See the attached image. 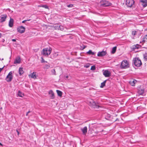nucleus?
<instances>
[{"label": "nucleus", "mask_w": 147, "mask_h": 147, "mask_svg": "<svg viewBox=\"0 0 147 147\" xmlns=\"http://www.w3.org/2000/svg\"><path fill=\"white\" fill-rule=\"evenodd\" d=\"M89 105L94 108H98L100 106L98 105V103H96L93 100H90L89 101Z\"/></svg>", "instance_id": "obj_5"}, {"label": "nucleus", "mask_w": 147, "mask_h": 147, "mask_svg": "<svg viewBox=\"0 0 147 147\" xmlns=\"http://www.w3.org/2000/svg\"><path fill=\"white\" fill-rule=\"evenodd\" d=\"M18 95L19 96L21 97H23L24 96L23 94H22L20 91H19L18 92Z\"/></svg>", "instance_id": "obj_27"}, {"label": "nucleus", "mask_w": 147, "mask_h": 147, "mask_svg": "<svg viewBox=\"0 0 147 147\" xmlns=\"http://www.w3.org/2000/svg\"><path fill=\"white\" fill-rule=\"evenodd\" d=\"M90 64L89 63H86L84 65V67L86 68H88L90 66Z\"/></svg>", "instance_id": "obj_29"}, {"label": "nucleus", "mask_w": 147, "mask_h": 147, "mask_svg": "<svg viewBox=\"0 0 147 147\" xmlns=\"http://www.w3.org/2000/svg\"><path fill=\"white\" fill-rule=\"evenodd\" d=\"M53 27L56 30H59V26L58 25H56L55 26H53Z\"/></svg>", "instance_id": "obj_28"}, {"label": "nucleus", "mask_w": 147, "mask_h": 147, "mask_svg": "<svg viewBox=\"0 0 147 147\" xmlns=\"http://www.w3.org/2000/svg\"><path fill=\"white\" fill-rule=\"evenodd\" d=\"M144 58L145 60L147 61V53L144 55Z\"/></svg>", "instance_id": "obj_33"}, {"label": "nucleus", "mask_w": 147, "mask_h": 147, "mask_svg": "<svg viewBox=\"0 0 147 147\" xmlns=\"http://www.w3.org/2000/svg\"><path fill=\"white\" fill-rule=\"evenodd\" d=\"M140 33V31L138 30L136 31H133L132 32V34L133 35H135L137 34H139Z\"/></svg>", "instance_id": "obj_18"}, {"label": "nucleus", "mask_w": 147, "mask_h": 147, "mask_svg": "<svg viewBox=\"0 0 147 147\" xmlns=\"http://www.w3.org/2000/svg\"><path fill=\"white\" fill-rule=\"evenodd\" d=\"M30 112V111H28V112H27V113L26 114V115H28V114Z\"/></svg>", "instance_id": "obj_42"}, {"label": "nucleus", "mask_w": 147, "mask_h": 147, "mask_svg": "<svg viewBox=\"0 0 147 147\" xmlns=\"http://www.w3.org/2000/svg\"><path fill=\"white\" fill-rule=\"evenodd\" d=\"M137 82V81L135 80H132L129 81L130 84L132 86H134L135 85L136 83Z\"/></svg>", "instance_id": "obj_16"}, {"label": "nucleus", "mask_w": 147, "mask_h": 147, "mask_svg": "<svg viewBox=\"0 0 147 147\" xmlns=\"http://www.w3.org/2000/svg\"><path fill=\"white\" fill-rule=\"evenodd\" d=\"M7 16L6 14L2 15H1L0 17V22H3L5 21Z\"/></svg>", "instance_id": "obj_11"}, {"label": "nucleus", "mask_w": 147, "mask_h": 147, "mask_svg": "<svg viewBox=\"0 0 147 147\" xmlns=\"http://www.w3.org/2000/svg\"><path fill=\"white\" fill-rule=\"evenodd\" d=\"M21 61V59L20 57H18L16 58L14 60V63L15 64H19Z\"/></svg>", "instance_id": "obj_12"}, {"label": "nucleus", "mask_w": 147, "mask_h": 147, "mask_svg": "<svg viewBox=\"0 0 147 147\" xmlns=\"http://www.w3.org/2000/svg\"><path fill=\"white\" fill-rule=\"evenodd\" d=\"M16 131H17V133H18V135H19V131H18V130H16Z\"/></svg>", "instance_id": "obj_43"}, {"label": "nucleus", "mask_w": 147, "mask_h": 147, "mask_svg": "<svg viewBox=\"0 0 147 147\" xmlns=\"http://www.w3.org/2000/svg\"><path fill=\"white\" fill-rule=\"evenodd\" d=\"M52 49L50 47L44 49L42 52V54L44 56H48L51 53Z\"/></svg>", "instance_id": "obj_1"}, {"label": "nucleus", "mask_w": 147, "mask_h": 147, "mask_svg": "<svg viewBox=\"0 0 147 147\" xmlns=\"http://www.w3.org/2000/svg\"><path fill=\"white\" fill-rule=\"evenodd\" d=\"M107 53L106 51H102L101 52H99L98 53L97 56L98 57H103L105 56L107 54Z\"/></svg>", "instance_id": "obj_10"}, {"label": "nucleus", "mask_w": 147, "mask_h": 147, "mask_svg": "<svg viewBox=\"0 0 147 147\" xmlns=\"http://www.w3.org/2000/svg\"><path fill=\"white\" fill-rule=\"evenodd\" d=\"M3 68H0V72L1 71H2V70L3 69Z\"/></svg>", "instance_id": "obj_41"}, {"label": "nucleus", "mask_w": 147, "mask_h": 147, "mask_svg": "<svg viewBox=\"0 0 147 147\" xmlns=\"http://www.w3.org/2000/svg\"><path fill=\"white\" fill-rule=\"evenodd\" d=\"M12 40L13 42H15V41H16V40L15 39H12Z\"/></svg>", "instance_id": "obj_40"}, {"label": "nucleus", "mask_w": 147, "mask_h": 147, "mask_svg": "<svg viewBox=\"0 0 147 147\" xmlns=\"http://www.w3.org/2000/svg\"><path fill=\"white\" fill-rule=\"evenodd\" d=\"M29 76H31V77L32 78H33L34 79H35L36 78V73L35 72H33L31 75H29Z\"/></svg>", "instance_id": "obj_21"}, {"label": "nucleus", "mask_w": 147, "mask_h": 147, "mask_svg": "<svg viewBox=\"0 0 147 147\" xmlns=\"http://www.w3.org/2000/svg\"><path fill=\"white\" fill-rule=\"evenodd\" d=\"M42 60H41V63H44V62H47V61H45L44 60L43 58L42 57H41Z\"/></svg>", "instance_id": "obj_37"}, {"label": "nucleus", "mask_w": 147, "mask_h": 147, "mask_svg": "<svg viewBox=\"0 0 147 147\" xmlns=\"http://www.w3.org/2000/svg\"><path fill=\"white\" fill-rule=\"evenodd\" d=\"M51 72L52 74L56 75V72L55 69H53V70H52L51 71Z\"/></svg>", "instance_id": "obj_36"}, {"label": "nucleus", "mask_w": 147, "mask_h": 147, "mask_svg": "<svg viewBox=\"0 0 147 147\" xmlns=\"http://www.w3.org/2000/svg\"><path fill=\"white\" fill-rule=\"evenodd\" d=\"M87 53L89 55H93L95 54L96 53L92 52L91 50H90L87 52Z\"/></svg>", "instance_id": "obj_23"}, {"label": "nucleus", "mask_w": 147, "mask_h": 147, "mask_svg": "<svg viewBox=\"0 0 147 147\" xmlns=\"http://www.w3.org/2000/svg\"><path fill=\"white\" fill-rule=\"evenodd\" d=\"M100 5L102 7L109 6L111 5L110 3L106 1H100Z\"/></svg>", "instance_id": "obj_6"}, {"label": "nucleus", "mask_w": 147, "mask_h": 147, "mask_svg": "<svg viewBox=\"0 0 147 147\" xmlns=\"http://www.w3.org/2000/svg\"><path fill=\"white\" fill-rule=\"evenodd\" d=\"M106 81V80L104 81L101 84L100 87L103 88L105 85V83Z\"/></svg>", "instance_id": "obj_26"}, {"label": "nucleus", "mask_w": 147, "mask_h": 147, "mask_svg": "<svg viewBox=\"0 0 147 147\" xmlns=\"http://www.w3.org/2000/svg\"><path fill=\"white\" fill-rule=\"evenodd\" d=\"M117 49V47H114L113 48L112 51H111V53L112 54H114L116 52V50Z\"/></svg>", "instance_id": "obj_25"}, {"label": "nucleus", "mask_w": 147, "mask_h": 147, "mask_svg": "<svg viewBox=\"0 0 147 147\" xmlns=\"http://www.w3.org/2000/svg\"><path fill=\"white\" fill-rule=\"evenodd\" d=\"M38 6L39 7H44L46 9H48L49 8L48 6H47V5H39Z\"/></svg>", "instance_id": "obj_30"}, {"label": "nucleus", "mask_w": 147, "mask_h": 147, "mask_svg": "<svg viewBox=\"0 0 147 147\" xmlns=\"http://www.w3.org/2000/svg\"><path fill=\"white\" fill-rule=\"evenodd\" d=\"M103 74L105 77H109L111 75L110 71L108 70L104 71L103 72Z\"/></svg>", "instance_id": "obj_9"}, {"label": "nucleus", "mask_w": 147, "mask_h": 147, "mask_svg": "<svg viewBox=\"0 0 147 147\" xmlns=\"http://www.w3.org/2000/svg\"><path fill=\"white\" fill-rule=\"evenodd\" d=\"M81 130L84 134H86L87 132V127H84L83 128L81 129Z\"/></svg>", "instance_id": "obj_19"}, {"label": "nucleus", "mask_w": 147, "mask_h": 147, "mask_svg": "<svg viewBox=\"0 0 147 147\" xmlns=\"http://www.w3.org/2000/svg\"><path fill=\"white\" fill-rule=\"evenodd\" d=\"M18 72L19 75L20 76L22 75L24 73V71L23 70V68L22 67H20L19 69Z\"/></svg>", "instance_id": "obj_20"}, {"label": "nucleus", "mask_w": 147, "mask_h": 147, "mask_svg": "<svg viewBox=\"0 0 147 147\" xmlns=\"http://www.w3.org/2000/svg\"><path fill=\"white\" fill-rule=\"evenodd\" d=\"M50 67V66L49 65H45L44 68L45 69H48Z\"/></svg>", "instance_id": "obj_34"}, {"label": "nucleus", "mask_w": 147, "mask_h": 147, "mask_svg": "<svg viewBox=\"0 0 147 147\" xmlns=\"http://www.w3.org/2000/svg\"><path fill=\"white\" fill-rule=\"evenodd\" d=\"M13 19L10 18V20L9 22V26L10 27H11L13 26Z\"/></svg>", "instance_id": "obj_17"}, {"label": "nucleus", "mask_w": 147, "mask_h": 147, "mask_svg": "<svg viewBox=\"0 0 147 147\" xmlns=\"http://www.w3.org/2000/svg\"><path fill=\"white\" fill-rule=\"evenodd\" d=\"M13 71H11L9 73L5 78V80L7 82H9L11 81L13 79Z\"/></svg>", "instance_id": "obj_4"}, {"label": "nucleus", "mask_w": 147, "mask_h": 147, "mask_svg": "<svg viewBox=\"0 0 147 147\" xmlns=\"http://www.w3.org/2000/svg\"><path fill=\"white\" fill-rule=\"evenodd\" d=\"M135 1L134 0H126V4L128 7H131L134 5Z\"/></svg>", "instance_id": "obj_7"}, {"label": "nucleus", "mask_w": 147, "mask_h": 147, "mask_svg": "<svg viewBox=\"0 0 147 147\" xmlns=\"http://www.w3.org/2000/svg\"><path fill=\"white\" fill-rule=\"evenodd\" d=\"M1 33H0V38H1Z\"/></svg>", "instance_id": "obj_45"}, {"label": "nucleus", "mask_w": 147, "mask_h": 147, "mask_svg": "<svg viewBox=\"0 0 147 147\" xmlns=\"http://www.w3.org/2000/svg\"><path fill=\"white\" fill-rule=\"evenodd\" d=\"M96 69L94 65H93L91 66L90 69L91 70H95Z\"/></svg>", "instance_id": "obj_35"}, {"label": "nucleus", "mask_w": 147, "mask_h": 147, "mask_svg": "<svg viewBox=\"0 0 147 147\" xmlns=\"http://www.w3.org/2000/svg\"><path fill=\"white\" fill-rule=\"evenodd\" d=\"M73 6V5L71 4H69L67 5V7H72Z\"/></svg>", "instance_id": "obj_38"}, {"label": "nucleus", "mask_w": 147, "mask_h": 147, "mask_svg": "<svg viewBox=\"0 0 147 147\" xmlns=\"http://www.w3.org/2000/svg\"><path fill=\"white\" fill-rule=\"evenodd\" d=\"M146 30L147 31V28L146 29Z\"/></svg>", "instance_id": "obj_48"}, {"label": "nucleus", "mask_w": 147, "mask_h": 147, "mask_svg": "<svg viewBox=\"0 0 147 147\" xmlns=\"http://www.w3.org/2000/svg\"><path fill=\"white\" fill-rule=\"evenodd\" d=\"M30 20L29 19L28 20H23L22 21V23H24L27 21H30Z\"/></svg>", "instance_id": "obj_39"}, {"label": "nucleus", "mask_w": 147, "mask_h": 147, "mask_svg": "<svg viewBox=\"0 0 147 147\" xmlns=\"http://www.w3.org/2000/svg\"><path fill=\"white\" fill-rule=\"evenodd\" d=\"M129 67V64L128 62L126 60H124L122 61L120 65L121 69H126Z\"/></svg>", "instance_id": "obj_3"}, {"label": "nucleus", "mask_w": 147, "mask_h": 147, "mask_svg": "<svg viewBox=\"0 0 147 147\" xmlns=\"http://www.w3.org/2000/svg\"><path fill=\"white\" fill-rule=\"evenodd\" d=\"M140 1L143 7H146L147 6V0H140Z\"/></svg>", "instance_id": "obj_15"}, {"label": "nucleus", "mask_w": 147, "mask_h": 147, "mask_svg": "<svg viewBox=\"0 0 147 147\" xmlns=\"http://www.w3.org/2000/svg\"><path fill=\"white\" fill-rule=\"evenodd\" d=\"M133 61L134 65L136 67H139L142 65L141 61L138 58H134Z\"/></svg>", "instance_id": "obj_2"}, {"label": "nucleus", "mask_w": 147, "mask_h": 147, "mask_svg": "<svg viewBox=\"0 0 147 147\" xmlns=\"http://www.w3.org/2000/svg\"><path fill=\"white\" fill-rule=\"evenodd\" d=\"M147 42V35H144L142 38V41L140 42V43H142V44L145 42Z\"/></svg>", "instance_id": "obj_13"}, {"label": "nucleus", "mask_w": 147, "mask_h": 147, "mask_svg": "<svg viewBox=\"0 0 147 147\" xmlns=\"http://www.w3.org/2000/svg\"><path fill=\"white\" fill-rule=\"evenodd\" d=\"M0 145L1 146H3V144L1 143H0Z\"/></svg>", "instance_id": "obj_46"}, {"label": "nucleus", "mask_w": 147, "mask_h": 147, "mask_svg": "<svg viewBox=\"0 0 147 147\" xmlns=\"http://www.w3.org/2000/svg\"><path fill=\"white\" fill-rule=\"evenodd\" d=\"M139 46V45H134L133 46V48L134 49H138Z\"/></svg>", "instance_id": "obj_32"}, {"label": "nucleus", "mask_w": 147, "mask_h": 147, "mask_svg": "<svg viewBox=\"0 0 147 147\" xmlns=\"http://www.w3.org/2000/svg\"><path fill=\"white\" fill-rule=\"evenodd\" d=\"M25 27L22 26L18 27L17 29L18 31L20 33H23L25 32Z\"/></svg>", "instance_id": "obj_8"}, {"label": "nucleus", "mask_w": 147, "mask_h": 147, "mask_svg": "<svg viewBox=\"0 0 147 147\" xmlns=\"http://www.w3.org/2000/svg\"><path fill=\"white\" fill-rule=\"evenodd\" d=\"M144 93V90L143 89H140L138 91V94L140 95L143 94Z\"/></svg>", "instance_id": "obj_22"}, {"label": "nucleus", "mask_w": 147, "mask_h": 147, "mask_svg": "<svg viewBox=\"0 0 147 147\" xmlns=\"http://www.w3.org/2000/svg\"><path fill=\"white\" fill-rule=\"evenodd\" d=\"M59 30H61V31H63L64 30V27L62 26H59Z\"/></svg>", "instance_id": "obj_31"}, {"label": "nucleus", "mask_w": 147, "mask_h": 147, "mask_svg": "<svg viewBox=\"0 0 147 147\" xmlns=\"http://www.w3.org/2000/svg\"><path fill=\"white\" fill-rule=\"evenodd\" d=\"M49 94L50 95V97L51 99H54L55 98L54 94L52 90H50L49 92Z\"/></svg>", "instance_id": "obj_14"}, {"label": "nucleus", "mask_w": 147, "mask_h": 147, "mask_svg": "<svg viewBox=\"0 0 147 147\" xmlns=\"http://www.w3.org/2000/svg\"><path fill=\"white\" fill-rule=\"evenodd\" d=\"M0 59L1 60H3V58H2V59Z\"/></svg>", "instance_id": "obj_47"}, {"label": "nucleus", "mask_w": 147, "mask_h": 147, "mask_svg": "<svg viewBox=\"0 0 147 147\" xmlns=\"http://www.w3.org/2000/svg\"><path fill=\"white\" fill-rule=\"evenodd\" d=\"M56 92L58 96L60 97H61L62 96V93L61 91L59 90H56Z\"/></svg>", "instance_id": "obj_24"}, {"label": "nucleus", "mask_w": 147, "mask_h": 147, "mask_svg": "<svg viewBox=\"0 0 147 147\" xmlns=\"http://www.w3.org/2000/svg\"><path fill=\"white\" fill-rule=\"evenodd\" d=\"M66 78H68V76H66Z\"/></svg>", "instance_id": "obj_44"}]
</instances>
